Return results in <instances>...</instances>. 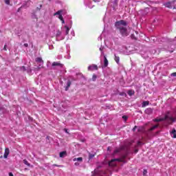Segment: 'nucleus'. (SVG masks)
<instances>
[{
	"label": "nucleus",
	"mask_w": 176,
	"mask_h": 176,
	"mask_svg": "<svg viewBox=\"0 0 176 176\" xmlns=\"http://www.w3.org/2000/svg\"><path fill=\"white\" fill-rule=\"evenodd\" d=\"M117 30H119L122 36H127L130 34L131 29L127 27V22L124 20L117 21L115 24Z\"/></svg>",
	"instance_id": "f257e3e1"
},
{
	"label": "nucleus",
	"mask_w": 176,
	"mask_h": 176,
	"mask_svg": "<svg viewBox=\"0 0 176 176\" xmlns=\"http://www.w3.org/2000/svg\"><path fill=\"white\" fill-rule=\"evenodd\" d=\"M164 120H166L168 124H170V123H173V122H175V118L166 115L164 118L155 119V122H163Z\"/></svg>",
	"instance_id": "f03ea898"
},
{
	"label": "nucleus",
	"mask_w": 176,
	"mask_h": 176,
	"mask_svg": "<svg viewBox=\"0 0 176 176\" xmlns=\"http://www.w3.org/2000/svg\"><path fill=\"white\" fill-rule=\"evenodd\" d=\"M120 162H124V158L113 159L109 162V166L110 167H115V166H118V163H120Z\"/></svg>",
	"instance_id": "7ed1b4c3"
},
{
	"label": "nucleus",
	"mask_w": 176,
	"mask_h": 176,
	"mask_svg": "<svg viewBox=\"0 0 176 176\" xmlns=\"http://www.w3.org/2000/svg\"><path fill=\"white\" fill-rule=\"evenodd\" d=\"M164 6H165V8H168L169 9H173H173H176V0L164 3Z\"/></svg>",
	"instance_id": "20e7f679"
},
{
	"label": "nucleus",
	"mask_w": 176,
	"mask_h": 176,
	"mask_svg": "<svg viewBox=\"0 0 176 176\" xmlns=\"http://www.w3.org/2000/svg\"><path fill=\"white\" fill-rule=\"evenodd\" d=\"M54 16H58V19H60V21H62V23L64 24V23H65L64 21V19H63V15H61V11L59 10L58 12H56L55 14H54Z\"/></svg>",
	"instance_id": "39448f33"
},
{
	"label": "nucleus",
	"mask_w": 176,
	"mask_h": 176,
	"mask_svg": "<svg viewBox=\"0 0 176 176\" xmlns=\"http://www.w3.org/2000/svg\"><path fill=\"white\" fill-rule=\"evenodd\" d=\"M98 69V67L97 65H91L88 67V71H97Z\"/></svg>",
	"instance_id": "423d86ee"
},
{
	"label": "nucleus",
	"mask_w": 176,
	"mask_h": 176,
	"mask_svg": "<svg viewBox=\"0 0 176 176\" xmlns=\"http://www.w3.org/2000/svg\"><path fill=\"white\" fill-rule=\"evenodd\" d=\"M59 67L60 68H63V65L60 63L59 62H54L52 63V67Z\"/></svg>",
	"instance_id": "0eeeda50"
},
{
	"label": "nucleus",
	"mask_w": 176,
	"mask_h": 176,
	"mask_svg": "<svg viewBox=\"0 0 176 176\" xmlns=\"http://www.w3.org/2000/svg\"><path fill=\"white\" fill-rule=\"evenodd\" d=\"M9 153H10V151H9V148H6L5 149V153H4V158L8 159V156H9Z\"/></svg>",
	"instance_id": "6e6552de"
},
{
	"label": "nucleus",
	"mask_w": 176,
	"mask_h": 176,
	"mask_svg": "<svg viewBox=\"0 0 176 176\" xmlns=\"http://www.w3.org/2000/svg\"><path fill=\"white\" fill-rule=\"evenodd\" d=\"M69 30H70V28L65 25L63 28V31L65 32V35H68L69 32Z\"/></svg>",
	"instance_id": "1a4fd4ad"
},
{
	"label": "nucleus",
	"mask_w": 176,
	"mask_h": 176,
	"mask_svg": "<svg viewBox=\"0 0 176 176\" xmlns=\"http://www.w3.org/2000/svg\"><path fill=\"white\" fill-rule=\"evenodd\" d=\"M103 57H104V67H108V64H109V63H108V59L107 58V56L104 55V56H103Z\"/></svg>",
	"instance_id": "9d476101"
},
{
	"label": "nucleus",
	"mask_w": 176,
	"mask_h": 176,
	"mask_svg": "<svg viewBox=\"0 0 176 176\" xmlns=\"http://www.w3.org/2000/svg\"><path fill=\"white\" fill-rule=\"evenodd\" d=\"M170 135L173 138H176V130L175 129H173L171 131H170Z\"/></svg>",
	"instance_id": "9b49d317"
},
{
	"label": "nucleus",
	"mask_w": 176,
	"mask_h": 176,
	"mask_svg": "<svg viewBox=\"0 0 176 176\" xmlns=\"http://www.w3.org/2000/svg\"><path fill=\"white\" fill-rule=\"evenodd\" d=\"M36 61L37 62V64H43V60H42V58H36Z\"/></svg>",
	"instance_id": "f8f14e48"
},
{
	"label": "nucleus",
	"mask_w": 176,
	"mask_h": 176,
	"mask_svg": "<svg viewBox=\"0 0 176 176\" xmlns=\"http://www.w3.org/2000/svg\"><path fill=\"white\" fill-rule=\"evenodd\" d=\"M73 162H79L80 163H82V162H83V158L82 157L74 158L73 160Z\"/></svg>",
	"instance_id": "ddd939ff"
},
{
	"label": "nucleus",
	"mask_w": 176,
	"mask_h": 176,
	"mask_svg": "<svg viewBox=\"0 0 176 176\" xmlns=\"http://www.w3.org/2000/svg\"><path fill=\"white\" fill-rule=\"evenodd\" d=\"M147 105H149V101H144L142 103V108H145V107H147Z\"/></svg>",
	"instance_id": "4468645a"
},
{
	"label": "nucleus",
	"mask_w": 176,
	"mask_h": 176,
	"mask_svg": "<svg viewBox=\"0 0 176 176\" xmlns=\"http://www.w3.org/2000/svg\"><path fill=\"white\" fill-rule=\"evenodd\" d=\"M100 53H101V55H100L101 57L105 56V54H104V47L101 46V47H100Z\"/></svg>",
	"instance_id": "2eb2a0df"
},
{
	"label": "nucleus",
	"mask_w": 176,
	"mask_h": 176,
	"mask_svg": "<svg viewBox=\"0 0 176 176\" xmlns=\"http://www.w3.org/2000/svg\"><path fill=\"white\" fill-rule=\"evenodd\" d=\"M60 157H64L65 156H67V152L66 151H62L59 154Z\"/></svg>",
	"instance_id": "dca6fc26"
},
{
	"label": "nucleus",
	"mask_w": 176,
	"mask_h": 176,
	"mask_svg": "<svg viewBox=\"0 0 176 176\" xmlns=\"http://www.w3.org/2000/svg\"><path fill=\"white\" fill-rule=\"evenodd\" d=\"M70 86H71V81L69 80L67 82V87L65 88L66 91H67V90H68V89H69Z\"/></svg>",
	"instance_id": "f3484780"
},
{
	"label": "nucleus",
	"mask_w": 176,
	"mask_h": 176,
	"mask_svg": "<svg viewBox=\"0 0 176 176\" xmlns=\"http://www.w3.org/2000/svg\"><path fill=\"white\" fill-rule=\"evenodd\" d=\"M128 94H129V96H134V91H133V90H129V91H128Z\"/></svg>",
	"instance_id": "a211bd4d"
},
{
	"label": "nucleus",
	"mask_w": 176,
	"mask_h": 176,
	"mask_svg": "<svg viewBox=\"0 0 176 176\" xmlns=\"http://www.w3.org/2000/svg\"><path fill=\"white\" fill-rule=\"evenodd\" d=\"M157 127H159V125L158 124H156V125H154L151 128V131H153L155 130V129H157Z\"/></svg>",
	"instance_id": "6ab92c4d"
},
{
	"label": "nucleus",
	"mask_w": 176,
	"mask_h": 176,
	"mask_svg": "<svg viewBox=\"0 0 176 176\" xmlns=\"http://www.w3.org/2000/svg\"><path fill=\"white\" fill-rule=\"evenodd\" d=\"M120 58L119 56H115V61L117 63V64H119V61H120Z\"/></svg>",
	"instance_id": "aec40b11"
},
{
	"label": "nucleus",
	"mask_w": 176,
	"mask_h": 176,
	"mask_svg": "<svg viewBox=\"0 0 176 176\" xmlns=\"http://www.w3.org/2000/svg\"><path fill=\"white\" fill-rule=\"evenodd\" d=\"M23 163H24V164H25L26 166H28V167H30V163H28V161H27V160H24Z\"/></svg>",
	"instance_id": "412c9836"
},
{
	"label": "nucleus",
	"mask_w": 176,
	"mask_h": 176,
	"mask_svg": "<svg viewBox=\"0 0 176 176\" xmlns=\"http://www.w3.org/2000/svg\"><path fill=\"white\" fill-rule=\"evenodd\" d=\"M38 69H41V68H43V63H38Z\"/></svg>",
	"instance_id": "4be33fe9"
},
{
	"label": "nucleus",
	"mask_w": 176,
	"mask_h": 176,
	"mask_svg": "<svg viewBox=\"0 0 176 176\" xmlns=\"http://www.w3.org/2000/svg\"><path fill=\"white\" fill-rule=\"evenodd\" d=\"M146 113H151L152 112V109H147L145 111Z\"/></svg>",
	"instance_id": "5701e85b"
},
{
	"label": "nucleus",
	"mask_w": 176,
	"mask_h": 176,
	"mask_svg": "<svg viewBox=\"0 0 176 176\" xmlns=\"http://www.w3.org/2000/svg\"><path fill=\"white\" fill-rule=\"evenodd\" d=\"M120 151H122L121 148H117V149H116L115 151H114L115 155H116V153H119V152H120Z\"/></svg>",
	"instance_id": "b1692460"
},
{
	"label": "nucleus",
	"mask_w": 176,
	"mask_h": 176,
	"mask_svg": "<svg viewBox=\"0 0 176 176\" xmlns=\"http://www.w3.org/2000/svg\"><path fill=\"white\" fill-rule=\"evenodd\" d=\"M96 79H97V76H96V74H94L92 76V80L94 82L96 81Z\"/></svg>",
	"instance_id": "393cba45"
},
{
	"label": "nucleus",
	"mask_w": 176,
	"mask_h": 176,
	"mask_svg": "<svg viewBox=\"0 0 176 176\" xmlns=\"http://www.w3.org/2000/svg\"><path fill=\"white\" fill-rule=\"evenodd\" d=\"M95 156V155L94 154H91V153H89V159H93V157Z\"/></svg>",
	"instance_id": "a878e982"
},
{
	"label": "nucleus",
	"mask_w": 176,
	"mask_h": 176,
	"mask_svg": "<svg viewBox=\"0 0 176 176\" xmlns=\"http://www.w3.org/2000/svg\"><path fill=\"white\" fill-rule=\"evenodd\" d=\"M6 5H10V0H5Z\"/></svg>",
	"instance_id": "bb28decb"
},
{
	"label": "nucleus",
	"mask_w": 176,
	"mask_h": 176,
	"mask_svg": "<svg viewBox=\"0 0 176 176\" xmlns=\"http://www.w3.org/2000/svg\"><path fill=\"white\" fill-rule=\"evenodd\" d=\"M146 174H148V171L144 169L143 171V175L145 176V175H146Z\"/></svg>",
	"instance_id": "cd10ccee"
},
{
	"label": "nucleus",
	"mask_w": 176,
	"mask_h": 176,
	"mask_svg": "<svg viewBox=\"0 0 176 176\" xmlns=\"http://www.w3.org/2000/svg\"><path fill=\"white\" fill-rule=\"evenodd\" d=\"M122 119H124V120H125V122H126V120H127V116H123Z\"/></svg>",
	"instance_id": "c85d7f7f"
},
{
	"label": "nucleus",
	"mask_w": 176,
	"mask_h": 176,
	"mask_svg": "<svg viewBox=\"0 0 176 176\" xmlns=\"http://www.w3.org/2000/svg\"><path fill=\"white\" fill-rule=\"evenodd\" d=\"M88 8H89V9H91L93 8V6H90V4H87Z\"/></svg>",
	"instance_id": "c756f323"
},
{
	"label": "nucleus",
	"mask_w": 176,
	"mask_h": 176,
	"mask_svg": "<svg viewBox=\"0 0 176 176\" xmlns=\"http://www.w3.org/2000/svg\"><path fill=\"white\" fill-rule=\"evenodd\" d=\"M171 76H176V72L171 74Z\"/></svg>",
	"instance_id": "7c9ffc66"
},
{
	"label": "nucleus",
	"mask_w": 176,
	"mask_h": 176,
	"mask_svg": "<svg viewBox=\"0 0 176 176\" xmlns=\"http://www.w3.org/2000/svg\"><path fill=\"white\" fill-rule=\"evenodd\" d=\"M138 145H142V142H138Z\"/></svg>",
	"instance_id": "2f4dec72"
},
{
	"label": "nucleus",
	"mask_w": 176,
	"mask_h": 176,
	"mask_svg": "<svg viewBox=\"0 0 176 176\" xmlns=\"http://www.w3.org/2000/svg\"><path fill=\"white\" fill-rule=\"evenodd\" d=\"M74 164H75V166H79L80 164H79V162H75Z\"/></svg>",
	"instance_id": "473e14b6"
},
{
	"label": "nucleus",
	"mask_w": 176,
	"mask_h": 176,
	"mask_svg": "<svg viewBox=\"0 0 176 176\" xmlns=\"http://www.w3.org/2000/svg\"><path fill=\"white\" fill-rule=\"evenodd\" d=\"M66 58H71V56L68 55L67 56H65Z\"/></svg>",
	"instance_id": "72a5a7b5"
},
{
	"label": "nucleus",
	"mask_w": 176,
	"mask_h": 176,
	"mask_svg": "<svg viewBox=\"0 0 176 176\" xmlns=\"http://www.w3.org/2000/svg\"><path fill=\"white\" fill-rule=\"evenodd\" d=\"M135 129H137V126H135L133 129V131H135Z\"/></svg>",
	"instance_id": "f704fd0d"
},
{
	"label": "nucleus",
	"mask_w": 176,
	"mask_h": 176,
	"mask_svg": "<svg viewBox=\"0 0 176 176\" xmlns=\"http://www.w3.org/2000/svg\"><path fill=\"white\" fill-rule=\"evenodd\" d=\"M94 2H100V0H94Z\"/></svg>",
	"instance_id": "c9c22d12"
},
{
	"label": "nucleus",
	"mask_w": 176,
	"mask_h": 176,
	"mask_svg": "<svg viewBox=\"0 0 176 176\" xmlns=\"http://www.w3.org/2000/svg\"><path fill=\"white\" fill-rule=\"evenodd\" d=\"M22 69H23V71H25V67H22Z\"/></svg>",
	"instance_id": "e433bc0d"
},
{
	"label": "nucleus",
	"mask_w": 176,
	"mask_h": 176,
	"mask_svg": "<svg viewBox=\"0 0 176 176\" xmlns=\"http://www.w3.org/2000/svg\"><path fill=\"white\" fill-rule=\"evenodd\" d=\"M3 49L4 50H6V45L4 46Z\"/></svg>",
	"instance_id": "4c0bfd02"
},
{
	"label": "nucleus",
	"mask_w": 176,
	"mask_h": 176,
	"mask_svg": "<svg viewBox=\"0 0 176 176\" xmlns=\"http://www.w3.org/2000/svg\"><path fill=\"white\" fill-rule=\"evenodd\" d=\"M65 133H68V130L65 129Z\"/></svg>",
	"instance_id": "58836bf2"
},
{
	"label": "nucleus",
	"mask_w": 176,
	"mask_h": 176,
	"mask_svg": "<svg viewBox=\"0 0 176 176\" xmlns=\"http://www.w3.org/2000/svg\"><path fill=\"white\" fill-rule=\"evenodd\" d=\"M25 46H26V47L28 46V44H25Z\"/></svg>",
	"instance_id": "ea45409f"
},
{
	"label": "nucleus",
	"mask_w": 176,
	"mask_h": 176,
	"mask_svg": "<svg viewBox=\"0 0 176 176\" xmlns=\"http://www.w3.org/2000/svg\"><path fill=\"white\" fill-rule=\"evenodd\" d=\"M108 151H109V147H108Z\"/></svg>",
	"instance_id": "a19ab883"
}]
</instances>
